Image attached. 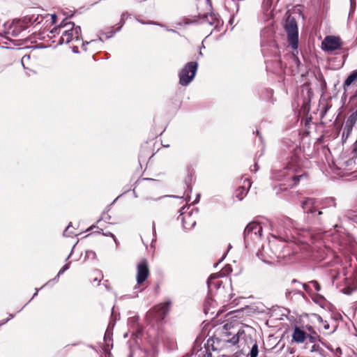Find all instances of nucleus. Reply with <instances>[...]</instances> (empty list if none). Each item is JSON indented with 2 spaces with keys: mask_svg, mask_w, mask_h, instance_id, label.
<instances>
[{
  "mask_svg": "<svg viewBox=\"0 0 357 357\" xmlns=\"http://www.w3.org/2000/svg\"><path fill=\"white\" fill-rule=\"evenodd\" d=\"M217 343L221 347H230L235 346L238 343V339L236 337V332L229 331L227 328H224L219 337H215Z\"/></svg>",
  "mask_w": 357,
  "mask_h": 357,
  "instance_id": "nucleus-7",
  "label": "nucleus"
},
{
  "mask_svg": "<svg viewBox=\"0 0 357 357\" xmlns=\"http://www.w3.org/2000/svg\"><path fill=\"white\" fill-rule=\"evenodd\" d=\"M303 288H304L305 290H307V284H303Z\"/></svg>",
  "mask_w": 357,
  "mask_h": 357,
  "instance_id": "nucleus-42",
  "label": "nucleus"
},
{
  "mask_svg": "<svg viewBox=\"0 0 357 357\" xmlns=\"http://www.w3.org/2000/svg\"><path fill=\"white\" fill-rule=\"evenodd\" d=\"M321 322H322V324H323V327H324V328L325 330H328V329H329V327H330L329 324H328L326 321H324L322 319L321 320Z\"/></svg>",
  "mask_w": 357,
  "mask_h": 357,
  "instance_id": "nucleus-36",
  "label": "nucleus"
},
{
  "mask_svg": "<svg viewBox=\"0 0 357 357\" xmlns=\"http://www.w3.org/2000/svg\"><path fill=\"white\" fill-rule=\"evenodd\" d=\"M149 276V269H138L137 282L138 284L144 282Z\"/></svg>",
  "mask_w": 357,
  "mask_h": 357,
  "instance_id": "nucleus-18",
  "label": "nucleus"
},
{
  "mask_svg": "<svg viewBox=\"0 0 357 357\" xmlns=\"http://www.w3.org/2000/svg\"><path fill=\"white\" fill-rule=\"evenodd\" d=\"M153 231H155V224H154V223H153Z\"/></svg>",
  "mask_w": 357,
  "mask_h": 357,
  "instance_id": "nucleus-43",
  "label": "nucleus"
},
{
  "mask_svg": "<svg viewBox=\"0 0 357 357\" xmlns=\"http://www.w3.org/2000/svg\"><path fill=\"white\" fill-rule=\"evenodd\" d=\"M73 52L74 53H78V48H77V47H74L73 48Z\"/></svg>",
  "mask_w": 357,
  "mask_h": 357,
  "instance_id": "nucleus-39",
  "label": "nucleus"
},
{
  "mask_svg": "<svg viewBox=\"0 0 357 357\" xmlns=\"http://www.w3.org/2000/svg\"><path fill=\"white\" fill-rule=\"evenodd\" d=\"M317 202L312 198H306L302 202V208L307 213H314L317 211Z\"/></svg>",
  "mask_w": 357,
  "mask_h": 357,
  "instance_id": "nucleus-15",
  "label": "nucleus"
},
{
  "mask_svg": "<svg viewBox=\"0 0 357 357\" xmlns=\"http://www.w3.org/2000/svg\"><path fill=\"white\" fill-rule=\"evenodd\" d=\"M353 127L354 126L346 123L343 130L342 137L346 136V137H348L352 131Z\"/></svg>",
  "mask_w": 357,
  "mask_h": 357,
  "instance_id": "nucleus-24",
  "label": "nucleus"
},
{
  "mask_svg": "<svg viewBox=\"0 0 357 357\" xmlns=\"http://www.w3.org/2000/svg\"><path fill=\"white\" fill-rule=\"evenodd\" d=\"M355 114H356L357 116V108H356V110L354 112Z\"/></svg>",
  "mask_w": 357,
  "mask_h": 357,
  "instance_id": "nucleus-45",
  "label": "nucleus"
},
{
  "mask_svg": "<svg viewBox=\"0 0 357 357\" xmlns=\"http://www.w3.org/2000/svg\"><path fill=\"white\" fill-rule=\"evenodd\" d=\"M251 186V182L250 179L245 178L243 181V185L242 186L238 187L235 191V197L238 200H242L243 197L246 195L249 188Z\"/></svg>",
  "mask_w": 357,
  "mask_h": 357,
  "instance_id": "nucleus-14",
  "label": "nucleus"
},
{
  "mask_svg": "<svg viewBox=\"0 0 357 357\" xmlns=\"http://www.w3.org/2000/svg\"><path fill=\"white\" fill-rule=\"evenodd\" d=\"M107 340H109V341L110 340V339L109 337H107V335H105V340L107 342Z\"/></svg>",
  "mask_w": 357,
  "mask_h": 357,
  "instance_id": "nucleus-41",
  "label": "nucleus"
},
{
  "mask_svg": "<svg viewBox=\"0 0 357 357\" xmlns=\"http://www.w3.org/2000/svg\"><path fill=\"white\" fill-rule=\"evenodd\" d=\"M149 266L147 260L146 259H142L139 261V262L137 265V268H148Z\"/></svg>",
  "mask_w": 357,
  "mask_h": 357,
  "instance_id": "nucleus-27",
  "label": "nucleus"
},
{
  "mask_svg": "<svg viewBox=\"0 0 357 357\" xmlns=\"http://www.w3.org/2000/svg\"><path fill=\"white\" fill-rule=\"evenodd\" d=\"M321 245L322 243L321 242H316L312 246L303 243H299L297 245V247H298L301 250H310L312 252H316L317 253V256L316 257L317 260L324 259L325 258L324 256V255L326 256L333 255V252L331 250L330 248L327 246H324L321 248Z\"/></svg>",
  "mask_w": 357,
  "mask_h": 357,
  "instance_id": "nucleus-6",
  "label": "nucleus"
},
{
  "mask_svg": "<svg viewBox=\"0 0 357 357\" xmlns=\"http://www.w3.org/2000/svg\"><path fill=\"white\" fill-rule=\"evenodd\" d=\"M224 268H229V267H228V265H226Z\"/></svg>",
  "mask_w": 357,
  "mask_h": 357,
  "instance_id": "nucleus-48",
  "label": "nucleus"
},
{
  "mask_svg": "<svg viewBox=\"0 0 357 357\" xmlns=\"http://www.w3.org/2000/svg\"><path fill=\"white\" fill-rule=\"evenodd\" d=\"M198 63L195 61H191L185 65L179 73V84L182 86H188L194 79Z\"/></svg>",
  "mask_w": 357,
  "mask_h": 357,
  "instance_id": "nucleus-5",
  "label": "nucleus"
},
{
  "mask_svg": "<svg viewBox=\"0 0 357 357\" xmlns=\"http://www.w3.org/2000/svg\"><path fill=\"white\" fill-rule=\"evenodd\" d=\"M253 332V328L248 326H242L241 328L238 330L237 332H236V337L238 339V343L241 342H243L244 343H248L250 340L251 342H252L251 335Z\"/></svg>",
  "mask_w": 357,
  "mask_h": 357,
  "instance_id": "nucleus-12",
  "label": "nucleus"
},
{
  "mask_svg": "<svg viewBox=\"0 0 357 357\" xmlns=\"http://www.w3.org/2000/svg\"><path fill=\"white\" fill-rule=\"evenodd\" d=\"M346 269H343L344 271ZM351 273L350 274L349 272L343 273V275L344 276V280H346L345 284L347 285H351L353 284L356 280V279L351 278Z\"/></svg>",
  "mask_w": 357,
  "mask_h": 357,
  "instance_id": "nucleus-21",
  "label": "nucleus"
},
{
  "mask_svg": "<svg viewBox=\"0 0 357 357\" xmlns=\"http://www.w3.org/2000/svg\"><path fill=\"white\" fill-rule=\"evenodd\" d=\"M138 22L142 24H155V25H158V26H162V24L158 23V22H145L144 21H142V20H138Z\"/></svg>",
  "mask_w": 357,
  "mask_h": 357,
  "instance_id": "nucleus-33",
  "label": "nucleus"
},
{
  "mask_svg": "<svg viewBox=\"0 0 357 357\" xmlns=\"http://www.w3.org/2000/svg\"><path fill=\"white\" fill-rule=\"evenodd\" d=\"M94 280H95V281H96V280L100 281V279H98V278L96 277V278H94Z\"/></svg>",
  "mask_w": 357,
  "mask_h": 357,
  "instance_id": "nucleus-44",
  "label": "nucleus"
},
{
  "mask_svg": "<svg viewBox=\"0 0 357 357\" xmlns=\"http://www.w3.org/2000/svg\"><path fill=\"white\" fill-rule=\"evenodd\" d=\"M309 333H307V338L308 341L312 344H315L319 342L320 340L319 335L314 331H311L312 327H307Z\"/></svg>",
  "mask_w": 357,
  "mask_h": 357,
  "instance_id": "nucleus-19",
  "label": "nucleus"
},
{
  "mask_svg": "<svg viewBox=\"0 0 357 357\" xmlns=\"http://www.w3.org/2000/svg\"><path fill=\"white\" fill-rule=\"evenodd\" d=\"M258 169H259V167H258V165H257V163H255V164L254 165V169H252V167L250 168V170H251L252 172H257V171H258Z\"/></svg>",
  "mask_w": 357,
  "mask_h": 357,
  "instance_id": "nucleus-37",
  "label": "nucleus"
},
{
  "mask_svg": "<svg viewBox=\"0 0 357 357\" xmlns=\"http://www.w3.org/2000/svg\"><path fill=\"white\" fill-rule=\"evenodd\" d=\"M293 226V221L289 218L280 220L274 225H271L272 227L271 235L273 237L279 238L282 241H291L290 227Z\"/></svg>",
  "mask_w": 357,
  "mask_h": 357,
  "instance_id": "nucleus-3",
  "label": "nucleus"
},
{
  "mask_svg": "<svg viewBox=\"0 0 357 357\" xmlns=\"http://www.w3.org/2000/svg\"><path fill=\"white\" fill-rule=\"evenodd\" d=\"M343 45L340 38L335 36H327L321 42V49L324 52H332L340 50Z\"/></svg>",
  "mask_w": 357,
  "mask_h": 357,
  "instance_id": "nucleus-9",
  "label": "nucleus"
},
{
  "mask_svg": "<svg viewBox=\"0 0 357 357\" xmlns=\"http://www.w3.org/2000/svg\"><path fill=\"white\" fill-rule=\"evenodd\" d=\"M326 203L327 204H328L329 206H335L336 205V203H335V201L333 198H328L326 199Z\"/></svg>",
  "mask_w": 357,
  "mask_h": 357,
  "instance_id": "nucleus-32",
  "label": "nucleus"
},
{
  "mask_svg": "<svg viewBox=\"0 0 357 357\" xmlns=\"http://www.w3.org/2000/svg\"><path fill=\"white\" fill-rule=\"evenodd\" d=\"M66 27V29L62 32V36L58 41L59 45L63 43L68 44L73 40H79L81 36V28L79 26H75L73 22L66 24L61 23L59 27H55L51 31L52 33H59L61 28Z\"/></svg>",
  "mask_w": 357,
  "mask_h": 357,
  "instance_id": "nucleus-2",
  "label": "nucleus"
},
{
  "mask_svg": "<svg viewBox=\"0 0 357 357\" xmlns=\"http://www.w3.org/2000/svg\"><path fill=\"white\" fill-rule=\"evenodd\" d=\"M197 211H191L190 212H183L178 218L183 223V227L185 229H192L196 224Z\"/></svg>",
  "mask_w": 357,
  "mask_h": 357,
  "instance_id": "nucleus-11",
  "label": "nucleus"
},
{
  "mask_svg": "<svg viewBox=\"0 0 357 357\" xmlns=\"http://www.w3.org/2000/svg\"><path fill=\"white\" fill-rule=\"evenodd\" d=\"M65 269H62L61 271H60L58 274H57V277H59L64 271Z\"/></svg>",
  "mask_w": 357,
  "mask_h": 357,
  "instance_id": "nucleus-40",
  "label": "nucleus"
},
{
  "mask_svg": "<svg viewBox=\"0 0 357 357\" xmlns=\"http://www.w3.org/2000/svg\"><path fill=\"white\" fill-rule=\"evenodd\" d=\"M351 86H357V70H354L346 79L344 82V89L345 91Z\"/></svg>",
  "mask_w": 357,
  "mask_h": 357,
  "instance_id": "nucleus-17",
  "label": "nucleus"
},
{
  "mask_svg": "<svg viewBox=\"0 0 357 357\" xmlns=\"http://www.w3.org/2000/svg\"><path fill=\"white\" fill-rule=\"evenodd\" d=\"M102 234L105 236H111L113 238L114 241L115 242L116 245H118L119 242L116 240L115 236L112 232L107 231L106 233H102Z\"/></svg>",
  "mask_w": 357,
  "mask_h": 357,
  "instance_id": "nucleus-31",
  "label": "nucleus"
},
{
  "mask_svg": "<svg viewBox=\"0 0 357 357\" xmlns=\"http://www.w3.org/2000/svg\"><path fill=\"white\" fill-rule=\"evenodd\" d=\"M306 177L307 174L303 169V162L296 154L287 158L282 168L274 169L272 172V178L280 183V188L283 190L294 188Z\"/></svg>",
  "mask_w": 357,
  "mask_h": 357,
  "instance_id": "nucleus-1",
  "label": "nucleus"
},
{
  "mask_svg": "<svg viewBox=\"0 0 357 357\" xmlns=\"http://www.w3.org/2000/svg\"><path fill=\"white\" fill-rule=\"evenodd\" d=\"M310 351L311 353H318V354H321L323 349L320 347L319 342H317L315 344H312V345L310 347Z\"/></svg>",
  "mask_w": 357,
  "mask_h": 357,
  "instance_id": "nucleus-22",
  "label": "nucleus"
},
{
  "mask_svg": "<svg viewBox=\"0 0 357 357\" xmlns=\"http://www.w3.org/2000/svg\"><path fill=\"white\" fill-rule=\"evenodd\" d=\"M129 16V14L128 13H123L122 15H121V25L117 29V31H119L122 26L125 23V20L126 18H127Z\"/></svg>",
  "mask_w": 357,
  "mask_h": 357,
  "instance_id": "nucleus-28",
  "label": "nucleus"
},
{
  "mask_svg": "<svg viewBox=\"0 0 357 357\" xmlns=\"http://www.w3.org/2000/svg\"><path fill=\"white\" fill-rule=\"evenodd\" d=\"M171 305L170 301L159 304L155 306L152 310L148 312L147 317L153 319L155 321H162L165 317L166 314L169 310Z\"/></svg>",
  "mask_w": 357,
  "mask_h": 357,
  "instance_id": "nucleus-8",
  "label": "nucleus"
},
{
  "mask_svg": "<svg viewBox=\"0 0 357 357\" xmlns=\"http://www.w3.org/2000/svg\"><path fill=\"white\" fill-rule=\"evenodd\" d=\"M310 284L314 289V290L316 291H319L321 289L320 287V285L319 284V283L315 281V280H312L310 282Z\"/></svg>",
  "mask_w": 357,
  "mask_h": 357,
  "instance_id": "nucleus-29",
  "label": "nucleus"
},
{
  "mask_svg": "<svg viewBox=\"0 0 357 357\" xmlns=\"http://www.w3.org/2000/svg\"><path fill=\"white\" fill-rule=\"evenodd\" d=\"M259 353L258 346L257 342H255L250 349V351L249 353L250 357H257Z\"/></svg>",
  "mask_w": 357,
  "mask_h": 357,
  "instance_id": "nucleus-23",
  "label": "nucleus"
},
{
  "mask_svg": "<svg viewBox=\"0 0 357 357\" xmlns=\"http://www.w3.org/2000/svg\"><path fill=\"white\" fill-rule=\"evenodd\" d=\"M231 248V245L229 244L228 246V249H230Z\"/></svg>",
  "mask_w": 357,
  "mask_h": 357,
  "instance_id": "nucleus-46",
  "label": "nucleus"
},
{
  "mask_svg": "<svg viewBox=\"0 0 357 357\" xmlns=\"http://www.w3.org/2000/svg\"><path fill=\"white\" fill-rule=\"evenodd\" d=\"M322 213L321 211H319L318 215H321Z\"/></svg>",
  "mask_w": 357,
  "mask_h": 357,
  "instance_id": "nucleus-47",
  "label": "nucleus"
},
{
  "mask_svg": "<svg viewBox=\"0 0 357 357\" xmlns=\"http://www.w3.org/2000/svg\"><path fill=\"white\" fill-rule=\"evenodd\" d=\"M130 357H148V354L141 348H137L132 351Z\"/></svg>",
  "mask_w": 357,
  "mask_h": 357,
  "instance_id": "nucleus-20",
  "label": "nucleus"
},
{
  "mask_svg": "<svg viewBox=\"0 0 357 357\" xmlns=\"http://www.w3.org/2000/svg\"><path fill=\"white\" fill-rule=\"evenodd\" d=\"M284 27L287 33L289 45L292 49L296 50L298 46V31L294 17L289 15L286 19Z\"/></svg>",
  "mask_w": 357,
  "mask_h": 357,
  "instance_id": "nucleus-4",
  "label": "nucleus"
},
{
  "mask_svg": "<svg viewBox=\"0 0 357 357\" xmlns=\"http://www.w3.org/2000/svg\"><path fill=\"white\" fill-rule=\"evenodd\" d=\"M51 17H52V23H56V15L55 14H52L51 15Z\"/></svg>",
  "mask_w": 357,
  "mask_h": 357,
  "instance_id": "nucleus-38",
  "label": "nucleus"
},
{
  "mask_svg": "<svg viewBox=\"0 0 357 357\" xmlns=\"http://www.w3.org/2000/svg\"><path fill=\"white\" fill-rule=\"evenodd\" d=\"M71 227H72L71 223H70L63 232L64 236H68L73 234L72 229H70Z\"/></svg>",
  "mask_w": 357,
  "mask_h": 357,
  "instance_id": "nucleus-30",
  "label": "nucleus"
},
{
  "mask_svg": "<svg viewBox=\"0 0 357 357\" xmlns=\"http://www.w3.org/2000/svg\"><path fill=\"white\" fill-rule=\"evenodd\" d=\"M98 40H91V41H89V42H84V43H82V47H83V49L86 51V49L85 46H86V45L91 44V43H96V42H98Z\"/></svg>",
  "mask_w": 357,
  "mask_h": 357,
  "instance_id": "nucleus-34",
  "label": "nucleus"
},
{
  "mask_svg": "<svg viewBox=\"0 0 357 357\" xmlns=\"http://www.w3.org/2000/svg\"><path fill=\"white\" fill-rule=\"evenodd\" d=\"M225 256L226 253H225L223 256L221 257V259H220L217 262L214 263L213 268H216L218 266V264L225 259Z\"/></svg>",
  "mask_w": 357,
  "mask_h": 357,
  "instance_id": "nucleus-35",
  "label": "nucleus"
},
{
  "mask_svg": "<svg viewBox=\"0 0 357 357\" xmlns=\"http://www.w3.org/2000/svg\"><path fill=\"white\" fill-rule=\"evenodd\" d=\"M220 277H222V274H220V273H213V274H211L209 277V278L208 279V287H210L211 285L213 284V280L214 279H216V278H220Z\"/></svg>",
  "mask_w": 357,
  "mask_h": 357,
  "instance_id": "nucleus-26",
  "label": "nucleus"
},
{
  "mask_svg": "<svg viewBox=\"0 0 357 357\" xmlns=\"http://www.w3.org/2000/svg\"><path fill=\"white\" fill-rule=\"evenodd\" d=\"M202 23L216 27L220 24L219 16L215 14L204 15L202 19Z\"/></svg>",
  "mask_w": 357,
  "mask_h": 357,
  "instance_id": "nucleus-16",
  "label": "nucleus"
},
{
  "mask_svg": "<svg viewBox=\"0 0 357 357\" xmlns=\"http://www.w3.org/2000/svg\"><path fill=\"white\" fill-rule=\"evenodd\" d=\"M357 122V116L354 113H352L348 118L346 123L354 126Z\"/></svg>",
  "mask_w": 357,
  "mask_h": 357,
  "instance_id": "nucleus-25",
  "label": "nucleus"
},
{
  "mask_svg": "<svg viewBox=\"0 0 357 357\" xmlns=\"http://www.w3.org/2000/svg\"><path fill=\"white\" fill-rule=\"evenodd\" d=\"M261 232L262 226L261 224L256 222H252L249 223L245 229V239H259L261 237Z\"/></svg>",
  "mask_w": 357,
  "mask_h": 357,
  "instance_id": "nucleus-10",
  "label": "nucleus"
},
{
  "mask_svg": "<svg viewBox=\"0 0 357 357\" xmlns=\"http://www.w3.org/2000/svg\"><path fill=\"white\" fill-rule=\"evenodd\" d=\"M307 338V333L304 328L295 326L291 334L292 342L296 344H303Z\"/></svg>",
  "mask_w": 357,
  "mask_h": 357,
  "instance_id": "nucleus-13",
  "label": "nucleus"
}]
</instances>
